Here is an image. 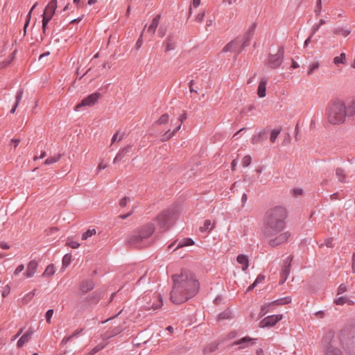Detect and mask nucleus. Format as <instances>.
Segmentation results:
<instances>
[{
	"label": "nucleus",
	"instance_id": "nucleus-1",
	"mask_svg": "<svg viewBox=\"0 0 355 355\" xmlns=\"http://www.w3.org/2000/svg\"><path fill=\"white\" fill-rule=\"evenodd\" d=\"M287 211L282 206H275L265 214L263 232L265 236H272L285 228Z\"/></svg>",
	"mask_w": 355,
	"mask_h": 355
},
{
	"label": "nucleus",
	"instance_id": "nucleus-2",
	"mask_svg": "<svg viewBox=\"0 0 355 355\" xmlns=\"http://www.w3.org/2000/svg\"><path fill=\"white\" fill-rule=\"evenodd\" d=\"M355 115V104L347 105L340 99L331 101L327 107L326 116L331 124L338 125L343 123L347 116Z\"/></svg>",
	"mask_w": 355,
	"mask_h": 355
},
{
	"label": "nucleus",
	"instance_id": "nucleus-3",
	"mask_svg": "<svg viewBox=\"0 0 355 355\" xmlns=\"http://www.w3.org/2000/svg\"><path fill=\"white\" fill-rule=\"evenodd\" d=\"M175 287L184 288H198L200 283L195 275L189 272H182L180 275L173 276Z\"/></svg>",
	"mask_w": 355,
	"mask_h": 355
},
{
	"label": "nucleus",
	"instance_id": "nucleus-4",
	"mask_svg": "<svg viewBox=\"0 0 355 355\" xmlns=\"http://www.w3.org/2000/svg\"><path fill=\"white\" fill-rule=\"evenodd\" d=\"M155 231L153 224H146L137 230L132 234L130 235L126 241L129 245L139 246L142 241L150 237Z\"/></svg>",
	"mask_w": 355,
	"mask_h": 355
},
{
	"label": "nucleus",
	"instance_id": "nucleus-5",
	"mask_svg": "<svg viewBox=\"0 0 355 355\" xmlns=\"http://www.w3.org/2000/svg\"><path fill=\"white\" fill-rule=\"evenodd\" d=\"M180 214L178 207H172L162 211L157 217V220L161 227L168 228L177 219Z\"/></svg>",
	"mask_w": 355,
	"mask_h": 355
},
{
	"label": "nucleus",
	"instance_id": "nucleus-6",
	"mask_svg": "<svg viewBox=\"0 0 355 355\" xmlns=\"http://www.w3.org/2000/svg\"><path fill=\"white\" fill-rule=\"evenodd\" d=\"M254 29H255V24H252L251 26L249 28L248 31L246 32V33L244 35L243 44L241 47L239 46V44L238 41L232 40L224 46L223 51V52L234 51V52H236V53H239L245 46L248 45L249 41L251 39V36H252Z\"/></svg>",
	"mask_w": 355,
	"mask_h": 355
},
{
	"label": "nucleus",
	"instance_id": "nucleus-7",
	"mask_svg": "<svg viewBox=\"0 0 355 355\" xmlns=\"http://www.w3.org/2000/svg\"><path fill=\"white\" fill-rule=\"evenodd\" d=\"M198 293V290H171L170 300L175 304H182Z\"/></svg>",
	"mask_w": 355,
	"mask_h": 355
},
{
	"label": "nucleus",
	"instance_id": "nucleus-8",
	"mask_svg": "<svg viewBox=\"0 0 355 355\" xmlns=\"http://www.w3.org/2000/svg\"><path fill=\"white\" fill-rule=\"evenodd\" d=\"M334 336V331H328L323 338L324 350L326 355H343L342 351L331 345Z\"/></svg>",
	"mask_w": 355,
	"mask_h": 355
},
{
	"label": "nucleus",
	"instance_id": "nucleus-9",
	"mask_svg": "<svg viewBox=\"0 0 355 355\" xmlns=\"http://www.w3.org/2000/svg\"><path fill=\"white\" fill-rule=\"evenodd\" d=\"M57 0H51L46 6L42 15V30L44 33L46 32V28L49 21L52 19L55 10L57 8Z\"/></svg>",
	"mask_w": 355,
	"mask_h": 355
},
{
	"label": "nucleus",
	"instance_id": "nucleus-10",
	"mask_svg": "<svg viewBox=\"0 0 355 355\" xmlns=\"http://www.w3.org/2000/svg\"><path fill=\"white\" fill-rule=\"evenodd\" d=\"M349 291L350 290H338L337 297L334 300V302L337 305H343L345 304L348 305L354 304V302L353 299L355 298V293L352 292L349 293Z\"/></svg>",
	"mask_w": 355,
	"mask_h": 355
},
{
	"label": "nucleus",
	"instance_id": "nucleus-11",
	"mask_svg": "<svg viewBox=\"0 0 355 355\" xmlns=\"http://www.w3.org/2000/svg\"><path fill=\"white\" fill-rule=\"evenodd\" d=\"M268 239V243L272 247L278 246L286 243L290 237L288 232H280L272 236H265Z\"/></svg>",
	"mask_w": 355,
	"mask_h": 355
},
{
	"label": "nucleus",
	"instance_id": "nucleus-12",
	"mask_svg": "<svg viewBox=\"0 0 355 355\" xmlns=\"http://www.w3.org/2000/svg\"><path fill=\"white\" fill-rule=\"evenodd\" d=\"M284 58V49L282 47L279 48L276 54L270 55L267 60V65L272 68L276 69L279 67L283 60Z\"/></svg>",
	"mask_w": 355,
	"mask_h": 355
},
{
	"label": "nucleus",
	"instance_id": "nucleus-13",
	"mask_svg": "<svg viewBox=\"0 0 355 355\" xmlns=\"http://www.w3.org/2000/svg\"><path fill=\"white\" fill-rule=\"evenodd\" d=\"M101 94L99 93H93L86 98H83L80 103L76 105L75 110L78 111L82 107H91L95 105L100 98Z\"/></svg>",
	"mask_w": 355,
	"mask_h": 355
},
{
	"label": "nucleus",
	"instance_id": "nucleus-14",
	"mask_svg": "<svg viewBox=\"0 0 355 355\" xmlns=\"http://www.w3.org/2000/svg\"><path fill=\"white\" fill-rule=\"evenodd\" d=\"M257 338H252L249 336H245L232 343V347L239 345V349L248 348L257 343Z\"/></svg>",
	"mask_w": 355,
	"mask_h": 355
},
{
	"label": "nucleus",
	"instance_id": "nucleus-15",
	"mask_svg": "<svg viewBox=\"0 0 355 355\" xmlns=\"http://www.w3.org/2000/svg\"><path fill=\"white\" fill-rule=\"evenodd\" d=\"M282 319V315H271L264 318L259 322V327L261 328L271 327L275 325Z\"/></svg>",
	"mask_w": 355,
	"mask_h": 355
},
{
	"label": "nucleus",
	"instance_id": "nucleus-16",
	"mask_svg": "<svg viewBox=\"0 0 355 355\" xmlns=\"http://www.w3.org/2000/svg\"><path fill=\"white\" fill-rule=\"evenodd\" d=\"M176 40L175 37L169 35L166 37V40L163 42V46L164 48V51L168 53L175 48Z\"/></svg>",
	"mask_w": 355,
	"mask_h": 355
},
{
	"label": "nucleus",
	"instance_id": "nucleus-17",
	"mask_svg": "<svg viewBox=\"0 0 355 355\" xmlns=\"http://www.w3.org/2000/svg\"><path fill=\"white\" fill-rule=\"evenodd\" d=\"M37 266L38 263L36 261H31L26 266V269L25 272L24 273V276L26 278H31L33 277L37 271Z\"/></svg>",
	"mask_w": 355,
	"mask_h": 355
},
{
	"label": "nucleus",
	"instance_id": "nucleus-18",
	"mask_svg": "<svg viewBox=\"0 0 355 355\" xmlns=\"http://www.w3.org/2000/svg\"><path fill=\"white\" fill-rule=\"evenodd\" d=\"M160 18H161L160 15H156L153 19L150 24L148 26L146 33H147V34H148L150 35V37L155 35L156 30L158 27Z\"/></svg>",
	"mask_w": 355,
	"mask_h": 355
},
{
	"label": "nucleus",
	"instance_id": "nucleus-19",
	"mask_svg": "<svg viewBox=\"0 0 355 355\" xmlns=\"http://www.w3.org/2000/svg\"><path fill=\"white\" fill-rule=\"evenodd\" d=\"M33 334V331L29 329L25 334H24L17 343V347L20 348L23 347L26 343L29 342L31 336Z\"/></svg>",
	"mask_w": 355,
	"mask_h": 355
},
{
	"label": "nucleus",
	"instance_id": "nucleus-20",
	"mask_svg": "<svg viewBox=\"0 0 355 355\" xmlns=\"http://www.w3.org/2000/svg\"><path fill=\"white\" fill-rule=\"evenodd\" d=\"M123 331L121 327H116L112 330L107 331L102 335V338L103 340H107L112 337H114L118 334H119Z\"/></svg>",
	"mask_w": 355,
	"mask_h": 355
},
{
	"label": "nucleus",
	"instance_id": "nucleus-21",
	"mask_svg": "<svg viewBox=\"0 0 355 355\" xmlns=\"http://www.w3.org/2000/svg\"><path fill=\"white\" fill-rule=\"evenodd\" d=\"M175 125H176L175 128L172 132L169 129L162 135V137L161 139L162 141H166L169 140L171 137H173L175 135V132H178L181 128V126H182L181 123L178 122L175 123Z\"/></svg>",
	"mask_w": 355,
	"mask_h": 355
},
{
	"label": "nucleus",
	"instance_id": "nucleus-22",
	"mask_svg": "<svg viewBox=\"0 0 355 355\" xmlns=\"http://www.w3.org/2000/svg\"><path fill=\"white\" fill-rule=\"evenodd\" d=\"M236 261L240 265H241V268L243 271L248 269L249 266V258L247 255L243 254H239L237 256Z\"/></svg>",
	"mask_w": 355,
	"mask_h": 355
},
{
	"label": "nucleus",
	"instance_id": "nucleus-23",
	"mask_svg": "<svg viewBox=\"0 0 355 355\" xmlns=\"http://www.w3.org/2000/svg\"><path fill=\"white\" fill-rule=\"evenodd\" d=\"M266 84H267L266 79L262 78L260 80L259 85H258V89H257V95L259 96V98H263L266 96Z\"/></svg>",
	"mask_w": 355,
	"mask_h": 355
},
{
	"label": "nucleus",
	"instance_id": "nucleus-24",
	"mask_svg": "<svg viewBox=\"0 0 355 355\" xmlns=\"http://www.w3.org/2000/svg\"><path fill=\"white\" fill-rule=\"evenodd\" d=\"M132 149V146L128 145L121 149L117 153L116 156L114 159V162H116L117 160H121L126 155L130 153Z\"/></svg>",
	"mask_w": 355,
	"mask_h": 355
},
{
	"label": "nucleus",
	"instance_id": "nucleus-25",
	"mask_svg": "<svg viewBox=\"0 0 355 355\" xmlns=\"http://www.w3.org/2000/svg\"><path fill=\"white\" fill-rule=\"evenodd\" d=\"M351 332L348 329H343L340 332L339 338L343 346L349 345L347 338H349Z\"/></svg>",
	"mask_w": 355,
	"mask_h": 355
},
{
	"label": "nucleus",
	"instance_id": "nucleus-26",
	"mask_svg": "<svg viewBox=\"0 0 355 355\" xmlns=\"http://www.w3.org/2000/svg\"><path fill=\"white\" fill-rule=\"evenodd\" d=\"M233 315H234L232 311L230 309H227L218 315V320L232 319L233 318Z\"/></svg>",
	"mask_w": 355,
	"mask_h": 355
},
{
	"label": "nucleus",
	"instance_id": "nucleus-27",
	"mask_svg": "<svg viewBox=\"0 0 355 355\" xmlns=\"http://www.w3.org/2000/svg\"><path fill=\"white\" fill-rule=\"evenodd\" d=\"M214 227V225L211 224V221L209 219L205 220L203 225L200 227V231L201 232H210Z\"/></svg>",
	"mask_w": 355,
	"mask_h": 355
},
{
	"label": "nucleus",
	"instance_id": "nucleus-28",
	"mask_svg": "<svg viewBox=\"0 0 355 355\" xmlns=\"http://www.w3.org/2000/svg\"><path fill=\"white\" fill-rule=\"evenodd\" d=\"M194 241L190 239V238H186V239H184L182 240H181L175 249H179V248H183V247H186V246H189V245H194Z\"/></svg>",
	"mask_w": 355,
	"mask_h": 355
},
{
	"label": "nucleus",
	"instance_id": "nucleus-29",
	"mask_svg": "<svg viewBox=\"0 0 355 355\" xmlns=\"http://www.w3.org/2000/svg\"><path fill=\"white\" fill-rule=\"evenodd\" d=\"M291 302V297H285L280 299H277L273 302H272V305H284L289 304Z\"/></svg>",
	"mask_w": 355,
	"mask_h": 355
},
{
	"label": "nucleus",
	"instance_id": "nucleus-30",
	"mask_svg": "<svg viewBox=\"0 0 355 355\" xmlns=\"http://www.w3.org/2000/svg\"><path fill=\"white\" fill-rule=\"evenodd\" d=\"M55 272V267L53 264L49 265L44 272L42 274V276L44 277H49L52 276Z\"/></svg>",
	"mask_w": 355,
	"mask_h": 355
},
{
	"label": "nucleus",
	"instance_id": "nucleus-31",
	"mask_svg": "<svg viewBox=\"0 0 355 355\" xmlns=\"http://www.w3.org/2000/svg\"><path fill=\"white\" fill-rule=\"evenodd\" d=\"M96 230L94 228L88 229L86 232H83L81 236V239L83 241L87 240L88 238L95 235Z\"/></svg>",
	"mask_w": 355,
	"mask_h": 355
},
{
	"label": "nucleus",
	"instance_id": "nucleus-32",
	"mask_svg": "<svg viewBox=\"0 0 355 355\" xmlns=\"http://www.w3.org/2000/svg\"><path fill=\"white\" fill-rule=\"evenodd\" d=\"M265 134L264 132H260L257 135H254L252 138V143L253 144L260 143L263 141V135Z\"/></svg>",
	"mask_w": 355,
	"mask_h": 355
},
{
	"label": "nucleus",
	"instance_id": "nucleus-33",
	"mask_svg": "<svg viewBox=\"0 0 355 355\" xmlns=\"http://www.w3.org/2000/svg\"><path fill=\"white\" fill-rule=\"evenodd\" d=\"M37 6V2L35 3V4L33 5V6L31 8V9L30 10V11L28 12V15H27V17H26V23L24 24V33H26V28L29 24V22H30V20H31V14H32V12L33 10L36 8V6Z\"/></svg>",
	"mask_w": 355,
	"mask_h": 355
},
{
	"label": "nucleus",
	"instance_id": "nucleus-34",
	"mask_svg": "<svg viewBox=\"0 0 355 355\" xmlns=\"http://www.w3.org/2000/svg\"><path fill=\"white\" fill-rule=\"evenodd\" d=\"M170 120V116L168 114H162L157 121L156 123L158 125H162L167 123Z\"/></svg>",
	"mask_w": 355,
	"mask_h": 355
},
{
	"label": "nucleus",
	"instance_id": "nucleus-35",
	"mask_svg": "<svg viewBox=\"0 0 355 355\" xmlns=\"http://www.w3.org/2000/svg\"><path fill=\"white\" fill-rule=\"evenodd\" d=\"M66 245L73 249H77L80 245V244L78 241H73L71 238L67 239Z\"/></svg>",
	"mask_w": 355,
	"mask_h": 355
},
{
	"label": "nucleus",
	"instance_id": "nucleus-36",
	"mask_svg": "<svg viewBox=\"0 0 355 355\" xmlns=\"http://www.w3.org/2000/svg\"><path fill=\"white\" fill-rule=\"evenodd\" d=\"M271 306H272L271 302L261 306L260 312L259 314V317H263V315H265L268 312L269 309Z\"/></svg>",
	"mask_w": 355,
	"mask_h": 355
},
{
	"label": "nucleus",
	"instance_id": "nucleus-37",
	"mask_svg": "<svg viewBox=\"0 0 355 355\" xmlns=\"http://www.w3.org/2000/svg\"><path fill=\"white\" fill-rule=\"evenodd\" d=\"M289 272H290V269H289V265H288L287 266H285L282 271L280 283H282L287 279Z\"/></svg>",
	"mask_w": 355,
	"mask_h": 355
},
{
	"label": "nucleus",
	"instance_id": "nucleus-38",
	"mask_svg": "<svg viewBox=\"0 0 355 355\" xmlns=\"http://www.w3.org/2000/svg\"><path fill=\"white\" fill-rule=\"evenodd\" d=\"M265 279V276L263 275H259L252 284V286H249L248 288H253L256 286H258L259 284L262 283Z\"/></svg>",
	"mask_w": 355,
	"mask_h": 355
},
{
	"label": "nucleus",
	"instance_id": "nucleus-39",
	"mask_svg": "<svg viewBox=\"0 0 355 355\" xmlns=\"http://www.w3.org/2000/svg\"><path fill=\"white\" fill-rule=\"evenodd\" d=\"M334 33L336 35H341L344 37H346L347 36L349 33H350V31H348V30H345L343 28H336L334 31Z\"/></svg>",
	"mask_w": 355,
	"mask_h": 355
},
{
	"label": "nucleus",
	"instance_id": "nucleus-40",
	"mask_svg": "<svg viewBox=\"0 0 355 355\" xmlns=\"http://www.w3.org/2000/svg\"><path fill=\"white\" fill-rule=\"evenodd\" d=\"M60 157H61L60 155H58L54 156V157H48L45 160L44 164H51L55 163V162H58L60 160Z\"/></svg>",
	"mask_w": 355,
	"mask_h": 355
},
{
	"label": "nucleus",
	"instance_id": "nucleus-41",
	"mask_svg": "<svg viewBox=\"0 0 355 355\" xmlns=\"http://www.w3.org/2000/svg\"><path fill=\"white\" fill-rule=\"evenodd\" d=\"M71 255L69 254H66L62 258V267L67 268L71 263Z\"/></svg>",
	"mask_w": 355,
	"mask_h": 355
},
{
	"label": "nucleus",
	"instance_id": "nucleus-42",
	"mask_svg": "<svg viewBox=\"0 0 355 355\" xmlns=\"http://www.w3.org/2000/svg\"><path fill=\"white\" fill-rule=\"evenodd\" d=\"M345 61V54L342 53L339 56H336L334 59V62L336 64H339L340 63L343 64Z\"/></svg>",
	"mask_w": 355,
	"mask_h": 355
},
{
	"label": "nucleus",
	"instance_id": "nucleus-43",
	"mask_svg": "<svg viewBox=\"0 0 355 355\" xmlns=\"http://www.w3.org/2000/svg\"><path fill=\"white\" fill-rule=\"evenodd\" d=\"M280 133V130L274 129L270 132V140L272 143H274Z\"/></svg>",
	"mask_w": 355,
	"mask_h": 355
},
{
	"label": "nucleus",
	"instance_id": "nucleus-44",
	"mask_svg": "<svg viewBox=\"0 0 355 355\" xmlns=\"http://www.w3.org/2000/svg\"><path fill=\"white\" fill-rule=\"evenodd\" d=\"M35 293L33 291L29 292L27 295L23 297L22 298V302L24 304L28 303L31 299L34 297Z\"/></svg>",
	"mask_w": 355,
	"mask_h": 355
},
{
	"label": "nucleus",
	"instance_id": "nucleus-45",
	"mask_svg": "<svg viewBox=\"0 0 355 355\" xmlns=\"http://www.w3.org/2000/svg\"><path fill=\"white\" fill-rule=\"evenodd\" d=\"M322 11V0H317L316 1V6L315 8V14L316 16H318L320 15Z\"/></svg>",
	"mask_w": 355,
	"mask_h": 355
},
{
	"label": "nucleus",
	"instance_id": "nucleus-46",
	"mask_svg": "<svg viewBox=\"0 0 355 355\" xmlns=\"http://www.w3.org/2000/svg\"><path fill=\"white\" fill-rule=\"evenodd\" d=\"M252 159L250 155H245L242 159V165L244 167L248 166L251 163Z\"/></svg>",
	"mask_w": 355,
	"mask_h": 355
},
{
	"label": "nucleus",
	"instance_id": "nucleus-47",
	"mask_svg": "<svg viewBox=\"0 0 355 355\" xmlns=\"http://www.w3.org/2000/svg\"><path fill=\"white\" fill-rule=\"evenodd\" d=\"M319 67L318 62H313L309 65V69L308 71V74L310 75L313 73V71Z\"/></svg>",
	"mask_w": 355,
	"mask_h": 355
},
{
	"label": "nucleus",
	"instance_id": "nucleus-48",
	"mask_svg": "<svg viewBox=\"0 0 355 355\" xmlns=\"http://www.w3.org/2000/svg\"><path fill=\"white\" fill-rule=\"evenodd\" d=\"M86 298L89 303H94L98 301L97 295L94 293H92L91 295H88Z\"/></svg>",
	"mask_w": 355,
	"mask_h": 355
},
{
	"label": "nucleus",
	"instance_id": "nucleus-49",
	"mask_svg": "<svg viewBox=\"0 0 355 355\" xmlns=\"http://www.w3.org/2000/svg\"><path fill=\"white\" fill-rule=\"evenodd\" d=\"M24 270V266L23 264L19 265L15 270L13 275L17 277Z\"/></svg>",
	"mask_w": 355,
	"mask_h": 355
},
{
	"label": "nucleus",
	"instance_id": "nucleus-50",
	"mask_svg": "<svg viewBox=\"0 0 355 355\" xmlns=\"http://www.w3.org/2000/svg\"><path fill=\"white\" fill-rule=\"evenodd\" d=\"M53 314V309H49L46 311V313L45 314V318H46L47 323H49V324L51 323V319L52 318Z\"/></svg>",
	"mask_w": 355,
	"mask_h": 355
},
{
	"label": "nucleus",
	"instance_id": "nucleus-51",
	"mask_svg": "<svg viewBox=\"0 0 355 355\" xmlns=\"http://www.w3.org/2000/svg\"><path fill=\"white\" fill-rule=\"evenodd\" d=\"M106 345H107L106 343L105 344L100 343V344L97 345L96 347H94L92 349V352L95 353V354L98 352L99 351L103 349L105 347Z\"/></svg>",
	"mask_w": 355,
	"mask_h": 355
},
{
	"label": "nucleus",
	"instance_id": "nucleus-52",
	"mask_svg": "<svg viewBox=\"0 0 355 355\" xmlns=\"http://www.w3.org/2000/svg\"><path fill=\"white\" fill-rule=\"evenodd\" d=\"M158 297L159 299V302L158 304H153L152 305V309L154 310L159 309L162 305V297L161 296L160 294H159Z\"/></svg>",
	"mask_w": 355,
	"mask_h": 355
},
{
	"label": "nucleus",
	"instance_id": "nucleus-53",
	"mask_svg": "<svg viewBox=\"0 0 355 355\" xmlns=\"http://www.w3.org/2000/svg\"><path fill=\"white\" fill-rule=\"evenodd\" d=\"M130 201V198H127V197H124L123 198H121L119 201V205L121 207H125L128 202Z\"/></svg>",
	"mask_w": 355,
	"mask_h": 355
},
{
	"label": "nucleus",
	"instance_id": "nucleus-54",
	"mask_svg": "<svg viewBox=\"0 0 355 355\" xmlns=\"http://www.w3.org/2000/svg\"><path fill=\"white\" fill-rule=\"evenodd\" d=\"M22 96H23V91L22 90L18 91L16 94V103H15L16 105H19V102L21 101V100L22 98Z\"/></svg>",
	"mask_w": 355,
	"mask_h": 355
},
{
	"label": "nucleus",
	"instance_id": "nucleus-55",
	"mask_svg": "<svg viewBox=\"0 0 355 355\" xmlns=\"http://www.w3.org/2000/svg\"><path fill=\"white\" fill-rule=\"evenodd\" d=\"M107 168V164H104L103 162H100L96 168V173H98L101 170Z\"/></svg>",
	"mask_w": 355,
	"mask_h": 355
},
{
	"label": "nucleus",
	"instance_id": "nucleus-56",
	"mask_svg": "<svg viewBox=\"0 0 355 355\" xmlns=\"http://www.w3.org/2000/svg\"><path fill=\"white\" fill-rule=\"evenodd\" d=\"M336 175L338 177V179H339L340 181H343L344 180L345 175L343 174V171L341 169H337L336 170Z\"/></svg>",
	"mask_w": 355,
	"mask_h": 355
},
{
	"label": "nucleus",
	"instance_id": "nucleus-57",
	"mask_svg": "<svg viewBox=\"0 0 355 355\" xmlns=\"http://www.w3.org/2000/svg\"><path fill=\"white\" fill-rule=\"evenodd\" d=\"M166 30L165 28L160 26L158 29V35L160 37H163L166 35Z\"/></svg>",
	"mask_w": 355,
	"mask_h": 355
},
{
	"label": "nucleus",
	"instance_id": "nucleus-58",
	"mask_svg": "<svg viewBox=\"0 0 355 355\" xmlns=\"http://www.w3.org/2000/svg\"><path fill=\"white\" fill-rule=\"evenodd\" d=\"M122 139V136L118 137V132L115 133L112 138V144L115 141H120Z\"/></svg>",
	"mask_w": 355,
	"mask_h": 355
},
{
	"label": "nucleus",
	"instance_id": "nucleus-59",
	"mask_svg": "<svg viewBox=\"0 0 355 355\" xmlns=\"http://www.w3.org/2000/svg\"><path fill=\"white\" fill-rule=\"evenodd\" d=\"M292 193L294 196H300L302 193V190L299 188L293 189Z\"/></svg>",
	"mask_w": 355,
	"mask_h": 355
},
{
	"label": "nucleus",
	"instance_id": "nucleus-60",
	"mask_svg": "<svg viewBox=\"0 0 355 355\" xmlns=\"http://www.w3.org/2000/svg\"><path fill=\"white\" fill-rule=\"evenodd\" d=\"M186 119H187V114L185 112H184L178 118V122L182 124L183 123V121L184 120H186Z\"/></svg>",
	"mask_w": 355,
	"mask_h": 355
},
{
	"label": "nucleus",
	"instance_id": "nucleus-61",
	"mask_svg": "<svg viewBox=\"0 0 355 355\" xmlns=\"http://www.w3.org/2000/svg\"><path fill=\"white\" fill-rule=\"evenodd\" d=\"M72 339V338L70 336H68V337H64L62 341H61V343L60 345H65L69 341H70Z\"/></svg>",
	"mask_w": 355,
	"mask_h": 355
},
{
	"label": "nucleus",
	"instance_id": "nucleus-62",
	"mask_svg": "<svg viewBox=\"0 0 355 355\" xmlns=\"http://www.w3.org/2000/svg\"><path fill=\"white\" fill-rule=\"evenodd\" d=\"M320 28V26L317 24H315L313 27H312V29H311V31H312V33H311V36L315 34L318 30L319 28Z\"/></svg>",
	"mask_w": 355,
	"mask_h": 355
},
{
	"label": "nucleus",
	"instance_id": "nucleus-63",
	"mask_svg": "<svg viewBox=\"0 0 355 355\" xmlns=\"http://www.w3.org/2000/svg\"><path fill=\"white\" fill-rule=\"evenodd\" d=\"M204 17H205V13L204 12L198 14L196 16V21H198V22H202L203 19H204Z\"/></svg>",
	"mask_w": 355,
	"mask_h": 355
},
{
	"label": "nucleus",
	"instance_id": "nucleus-64",
	"mask_svg": "<svg viewBox=\"0 0 355 355\" xmlns=\"http://www.w3.org/2000/svg\"><path fill=\"white\" fill-rule=\"evenodd\" d=\"M332 242H333L332 239H328L327 240L325 241L326 246L328 248H332L333 247Z\"/></svg>",
	"mask_w": 355,
	"mask_h": 355
}]
</instances>
